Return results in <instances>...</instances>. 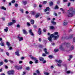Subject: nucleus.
I'll use <instances>...</instances> for the list:
<instances>
[{
  "instance_id": "obj_51",
  "label": "nucleus",
  "mask_w": 75,
  "mask_h": 75,
  "mask_svg": "<svg viewBox=\"0 0 75 75\" xmlns=\"http://www.w3.org/2000/svg\"><path fill=\"white\" fill-rule=\"evenodd\" d=\"M54 68V66H51L50 67V68L51 69H52Z\"/></svg>"
},
{
  "instance_id": "obj_13",
  "label": "nucleus",
  "mask_w": 75,
  "mask_h": 75,
  "mask_svg": "<svg viewBox=\"0 0 75 75\" xmlns=\"http://www.w3.org/2000/svg\"><path fill=\"white\" fill-rule=\"evenodd\" d=\"M39 60L40 61H41L42 62V61H44V58L42 57H39Z\"/></svg>"
},
{
  "instance_id": "obj_55",
  "label": "nucleus",
  "mask_w": 75,
  "mask_h": 75,
  "mask_svg": "<svg viewBox=\"0 0 75 75\" xmlns=\"http://www.w3.org/2000/svg\"><path fill=\"white\" fill-rule=\"evenodd\" d=\"M17 27L18 28H20V25H19V24L17 25Z\"/></svg>"
},
{
  "instance_id": "obj_45",
  "label": "nucleus",
  "mask_w": 75,
  "mask_h": 75,
  "mask_svg": "<svg viewBox=\"0 0 75 75\" xmlns=\"http://www.w3.org/2000/svg\"><path fill=\"white\" fill-rule=\"evenodd\" d=\"M15 1L14 0H13L11 1L12 3H14L15 2Z\"/></svg>"
},
{
  "instance_id": "obj_30",
  "label": "nucleus",
  "mask_w": 75,
  "mask_h": 75,
  "mask_svg": "<svg viewBox=\"0 0 75 75\" xmlns=\"http://www.w3.org/2000/svg\"><path fill=\"white\" fill-rule=\"evenodd\" d=\"M35 63H36V64H37V63H38V60H37V59L36 58V59L35 60Z\"/></svg>"
},
{
  "instance_id": "obj_61",
  "label": "nucleus",
  "mask_w": 75,
  "mask_h": 75,
  "mask_svg": "<svg viewBox=\"0 0 75 75\" xmlns=\"http://www.w3.org/2000/svg\"><path fill=\"white\" fill-rule=\"evenodd\" d=\"M24 57H22L21 58V59H24Z\"/></svg>"
},
{
  "instance_id": "obj_59",
  "label": "nucleus",
  "mask_w": 75,
  "mask_h": 75,
  "mask_svg": "<svg viewBox=\"0 0 75 75\" xmlns=\"http://www.w3.org/2000/svg\"><path fill=\"white\" fill-rule=\"evenodd\" d=\"M58 67H61V64H58Z\"/></svg>"
},
{
  "instance_id": "obj_3",
  "label": "nucleus",
  "mask_w": 75,
  "mask_h": 75,
  "mask_svg": "<svg viewBox=\"0 0 75 75\" xmlns=\"http://www.w3.org/2000/svg\"><path fill=\"white\" fill-rule=\"evenodd\" d=\"M14 73V71L13 70H11L7 72L8 75H13Z\"/></svg>"
},
{
  "instance_id": "obj_40",
  "label": "nucleus",
  "mask_w": 75,
  "mask_h": 75,
  "mask_svg": "<svg viewBox=\"0 0 75 75\" xmlns=\"http://www.w3.org/2000/svg\"><path fill=\"white\" fill-rule=\"evenodd\" d=\"M9 62H10V63H11V64H13V63H14V62L13 61L11 60H9Z\"/></svg>"
},
{
  "instance_id": "obj_26",
  "label": "nucleus",
  "mask_w": 75,
  "mask_h": 75,
  "mask_svg": "<svg viewBox=\"0 0 75 75\" xmlns=\"http://www.w3.org/2000/svg\"><path fill=\"white\" fill-rule=\"evenodd\" d=\"M56 61L57 62H58V63H59V64H61V62H62V61L61 60H59V61L56 60Z\"/></svg>"
},
{
  "instance_id": "obj_8",
  "label": "nucleus",
  "mask_w": 75,
  "mask_h": 75,
  "mask_svg": "<svg viewBox=\"0 0 75 75\" xmlns=\"http://www.w3.org/2000/svg\"><path fill=\"white\" fill-rule=\"evenodd\" d=\"M67 24H68V22H67V21H65V20H64L63 23V25H67Z\"/></svg>"
},
{
  "instance_id": "obj_56",
  "label": "nucleus",
  "mask_w": 75,
  "mask_h": 75,
  "mask_svg": "<svg viewBox=\"0 0 75 75\" xmlns=\"http://www.w3.org/2000/svg\"><path fill=\"white\" fill-rule=\"evenodd\" d=\"M69 57L70 58H72V55H70V56H69Z\"/></svg>"
},
{
  "instance_id": "obj_48",
  "label": "nucleus",
  "mask_w": 75,
  "mask_h": 75,
  "mask_svg": "<svg viewBox=\"0 0 75 75\" xmlns=\"http://www.w3.org/2000/svg\"><path fill=\"white\" fill-rule=\"evenodd\" d=\"M26 70H29V69H30V68H29V67H27L26 68Z\"/></svg>"
},
{
  "instance_id": "obj_28",
  "label": "nucleus",
  "mask_w": 75,
  "mask_h": 75,
  "mask_svg": "<svg viewBox=\"0 0 75 75\" xmlns=\"http://www.w3.org/2000/svg\"><path fill=\"white\" fill-rule=\"evenodd\" d=\"M44 74H45V75H49V73H48V72H45V71L44 72Z\"/></svg>"
},
{
  "instance_id": "obj_11",
  "label": "nucleus",
  "mask_w": 75,
  "mask_h": 75,
  "mask_svg": "<svg viewBox=\"0 0 75 75\" xmlns=\"http://www.w3.org/2000/svg\"><path fill=\"white\" fill-rule=\"evenodd\" d=\"M50 10V8L49 7H47L46 8V9H45L44 11L46 12L47 11H49Z\"/></svg>"
},
{
  "instance_id": "obj_32",
  "label": "nucleus",
  "mask_w": 75,
  "mask_h": 75,
  "mask_svg": "<svg viewBox=\"0 0 75 75\" xmlns=\"http://www.w3.org/2000/svg\"><path fill=\"white\" fill-rule=\"evenodd\" d=\"M69 10L70 11H72V10H74V8H69Z\"/></svg>"
},
{
  "instance_id": "obj_44",
  "label": "nucleus",
  "mask_w": 75,
  "mask_h": 75,
  "mask_svg": "<svg viewBox=\"0 0 75 75\" xmlns=\"http://www.w3.org/2000/svg\"><path fill=\"white\" fill-rule=\"evenodd\" d=\"M4 62H5L7 63V62H8V61H7V59H5L4 60Z\"/></svg>"
},
{
  "instance_id": "obj_18",
  "label": "nucleus",
  "mask_w": 75,
  "mask_h": 75,
  "mask_svg": "<svg viewBox=\"0 0 75 75\" xmlns=\"http://www.w3.org/2000/svg\"><path fill=\"white\" fill-rule=\"evenodd\" d=\"M51 23H52V24H54V25H55V24H56V22H54V21H51Z\"/></svg>"
},
{
  "instance_id": "obj_5",
  "label": "nucleus",
  "mask_w": 75,
  "mask_h": 75,
  "mask_svg": "<svg viewBox=\"0 0 75 75\" xmlns=\"http://www.w3.org/2000/svg\"><path fill=\"white\" fill-rule=\"evenodd\" d=\"M29 33H30V34L32 35V36H34V35L33 33L32 32V30L30 29L29 31Z\"/></svg>"
},
{
  "instance_id": "obj_49",
  "label": "nucleus",
  "mask_w": 75,
  "mask_h": 75,
  "mask_svg": "<svg viewBox=\"0 0 75 75\" xmlns=\"http://www.w3.org/2000/svg\"><path fill=\"white\" fill-rule=\"evenodd\" d=\"M60 9L62 11H64V10L63 8H60Z\"/></svg>"
},
{
  "instance_id": "obj_63",
  "label": "nucleus",
  "mask_w": 75,
  "mask_h": 75,
  "mask_svg": "<svg viewBox=\"0 0 75 75\" xmlns=\"http://www.w3.org/2000/svg\"><path fill=\"white\" fill-rule=\"evenodd\" d=\"M25 13L26 14H28V13H29V12H28V11H26L25 12Z\"/></svg>"
},
{
  "instance_id": "obj_42",
  "label": "nucleus",
  "mask_w": 75,
  "mask_h": 75,
  "mask_svg": "<svg viewBox=\"0 0 75 75\" xmlns=\"http://www.w3.org/2000/svg\"><path fill=\"white\" fill-rule=\"evenodd\" d=\"M70 72H71V71H67L66 72V74H70Z\"/></svg>"
},
{
  "instance_id": "obj_47",
  "label": "nucleus",
  "mask_w": 75,
  "mask_h": 75,
  "mask_svg": "<svg viewBox=\"0 0 75 75\" xmlns=\"http://www.w3.org/2000/svg\"><path fill=\"white\" fill-rule=\"evenodd\" d=\"M39 7L40 8L42 7V5L41 4H40L39 6Z\"/></svg>"
},
{
  "instance_id": "obj_54",
  "label": "nucleus",
  "mask_w": 75,
  "mask_h": 75,
  "mask_svg": "<svg viewBox=\"0 0 75 75\" xmlns=\"http://www.w3.org/2000/svg\"><path fill=\"white\" fill-rule=\"evenodd\" d=\"M39 41H40V42L41 41V38H39Z\"/></svg>"
},
{
  "instance_id": "obj_2",
  "label": "nucleus",
  "mask_w": 75,
  "mask_h": 75,
  "mask_svg": "<svg viewBox=\"0 0 75 75\" xmlns=\"http://www.w3.org/2000/svg\"><path fill=\"white\" fill-rule=\"evenodd\" d=\"M67 11V16L69 17H73L74 15H75V8L74 9V11H73L68 10Z\"/></svg>"
},
{
  "instance_id": "obj_57",
  "label": "nucleus",
  "mask_w": 75,
  "mask_h": 75,
  "mask_svg": "<svg viewBox=\"0 0 75 75\" xmlns=\"http://www.w3.org/2000/svg\"><path fill=\"white\" fill-rule=\"evenodd\" d=\"M23 61H19V64H21V63H22Z\"/></svg>"
},
{
  "instance_id": "obj_62",
  "label": "nucleus",
  "mask_w": 75,
  "mask_h": 75,
  "mask_svg": "<svg viewBox=\"0 0 75 75\" xmlns=\"http://www.w3.org/2000/svg\"><path fill=\"white\" fill-rule=\"evenodd\" d=\"M9 50H12V47H10Z\"/></svg>"
},
{
  "instance_id": "obj_46",
  "label": "nucleus",
  "mask_w": 75,
  "mask_h": 75,
  "mask_svg": "<svg viewBox=\"0 0 75 75\" xmlns=\"http://www.w3.org/2000/svg\"><path fill=\"white\" fill-rule=\"evenodd\" d=\"M0 64H1V65H3V64H4V63H3V62H0Z\"/></svg>"
},
{
  "instance_id": "obj_31",
  "label": "nucleus",
  "mask_w": 75,
  "mask_h": 75,
  "mask_svg": "<svg viewBox=\"0 0 75 75\" xmlns=\"http://www.w3.org/2000/svg\"><path fill=\"white\" fill-rule=\"evenodd\" d=\"M23 3L24 5H25L27 4V2L26 1H23Z\"/></svg>"
},
{
  "instance_id": "obj_16",
  "label": "nucleus",
  "mask_w": 75,
  "mask_h": 75,
  "mask_svg": "<svg viewBox=\"0 0 75 75\" xmlns=\"http://www.w3.org/2000/svg\"><path fill=\"white\" fill-rule=\"evenodd\" d=\"M1 9L5 11L6 10V8H5L4 6H2L1 7Z\"/></svg>"
},
{
  "instance_id": "obj_14",
  "label": "nucleus",
  "mask_w": 75,
  "mask_h": 75,
  "mask_svg": "<svg viewBox=\"0 0 75 75\" xmlns=\"http://www.w3.org/2000/svg\"><path fill=\"white\" fill-rule=\"evenodd\" d=\"M8 27H6V29H4V31L5 32L7 33V32L8 31Z\"/></svg>"
},
{
  "instance_id": "obj_38",
  "label": "nucleus",
  "mask_w": 75,
  "mask_h": 75,
  "mask_svg": "<svg viewBox=\"0 0 75 75\" xmlns=\"http://www.w3.org/2000/svg\"><path fill=\"white\" fill-rule=\"evenodd\" d=\"M59 48L61 50H62V49H63L62 46H60V47H59Z\"/></svg>"
},
{
  "instance_id": "obj_64",
  "label": "nucleus",
  "mask_w": 75,
  "mask_h": 75,
  "mask_svg": "<svg viewBox=\"0 0 75 75\" xmlns=\"http://www.w3.org/2000/svg\"><path fill=\"white\" fill-rule=\"evenodd\" d=\"M73 41V42H75V38H74Z\"/></svg>"
},
{
  "instance_id": "obj_23",
  "label": "nucleus",
  "mask_w": 75,
  "mask_h": 75,
  "mask_svg": "<svg viewBox=\"0 0 75 75\" xmlns=\"http://www.w3.org/2000/svg\"><path fill=\"white\" fill-rule=\"evenodd\" d=\"M48 57L49 58H50V59H51L53 58V57H52V55H49L48 56Z\"/></svg>"
},
{
  "instance_id": "obj_58",
  "label": "nucleus",
  "mask_w": 75,
  "mask_h": 75,
  "mask_svg": "<svg viewBox=\"0 0 75 75\" xmlns=\"http://www.w3.org/2000/svg\"><path fill=\"white\" fill-rule=\"evenodd\" d=\"M46 61L45 60L43 61V64H45V63H46Z\"/></svg>"
},
{
  "instance_id": "obj_37",
  "label": "nucleus",
  "mask_w": 75,
  "mask_h": 75,
  "mask_svg": "<svg viewBox=\"0 0 75 75\" xmlns=\"http://www.w3.org/2000/svg\"><path fill=\"white\" fill-rule=\"evenodd\" d=\"M27 24L28 26H30V23L29 22H27Z\"/></svg>"
},
{
  "instance_id": "obj_10",
  "label": "nucleus",
  "mask_w": 75,
  "mask_h": 75,
  "mask_svg": "<svg viewBox=\"0 0 75 75\" xmlns=\"http://www.w3.org/2000/svg\"><path fill=\"white\" fill-rule=\"evenodd\" d=\"M30 57L32 59H34V60H36V58L33 57V56L31 55H30Z\"/></svg>"
},
{
  "instance_id": "obj_4",
  "label": "nucleus",
  "mask_w": 75,
  "mask_h": 75,
  "mask_svg": "<svg viewBox=\"0 0 75 75\" xmlns=\"http://www.w3.org/2000/svg\"><path fill=\"white\" fill-rule=\"evenodd\" d=\"M22 31L23 32V34L25 35H27L28 34V32H27V31L25 29L22 30Z\"/></svg>"
},
{
  "instance_id": "obj_60",
  "label": "nucleus",
  "mask_w": 75,
  "mask_h": 75,
  "mask_svg": "<svg viewBox=\"0 0 75 75\" xmlns=\"http://www.w3.org/2000/svg\"><path fill=\"white\" fill-rule=\"evenodd\" d=\"M46 3H47V1H43V4H46Z\"/></svg>"
},
{
  "instance_id": "obj_35",
  "label": "nucleus",
  "mask_w": 75,
  "mask_h": 75,
  "mask_svg": "<svg viewBox=\"0 0 75 75\" xmlns=\"http://www.w3.org/2000/svg\"><path fill=\"white\" fill-rule=\"evenodd\" d=\"M54 9H58V6L56 5L55 7L54 8Z\"/></svg>"
},
{
  "instance_id": "obj_33",
  "label": "nucleus",
  "mask_w": 75,
  "mask_h": 75,
  "mask_svg": "<svg viewBox=\"0 0 75 75\" xmlns=\"http://www.w3.org/2000/svg\"><path fill=\"white\" fill-rule=\"evenodd\" d=\"M54 51L55 52H58V49H55L54 50Z\"/></svg>"
},
{
  "instance_id": "obj_34",
  "label": "nucleus",
  "mask_w": 75,
  "mask_h": 75,
  "mask_svg": "<svg viewBox=\"0 0 75 75\" xmlns=\"http://www.w3.org/2000/svg\"><path fill=\"white\" fill-rule=\"evenodd\" d=\"M30 13L32 15H34L35 14L34 11H31Z\"/></svg>"
},
{
  "instance_id": "obj_19",
  "label": "nucleus",
  "mask_w": 75,
  "mask_h": 75,
  "mask_svg": "<svg viewBox=\"0 0 75 75\" xmlns=\"http://www.w3.org/2000/svg\"><path fill=\"white\" fill-rule=\"evenodd\" d=\"M15 68L16 69H17L18 70V69H19V67L17 65H15Z\"/></svg>"
},
{
  "instance_id": "obj_43",
  "label": "nucleus",
  "mask_w": 75,
  "mask_h": 75,
  "mask_svg": "<svg viewBox=\"0 0 75 75\" xmlns=\"http://www.w3.org/2000/svg\"><path fill=\"white\" fill-rule=\"evenodd\" d=\"M6 44L9 47L10 46V43L8 42H7Z\"/></svg>"
},
{
  "instance_id": "obj_17",
  "label": "nucleus",
  "mask_w": 75,
  "mask_h": 75,
  "mask_svg": "<svg viewBox=\"0 0 75 75\" xmlns=\"http://www.w3.org/2000/svg\"><path fill=\"white\" fill-rule=\"evenodd\" d=\"M30 22L31 24H33H33H34V21L33 20H32L30 21Z\"/></svg>"
},
{
  "instance_id": "obj_22",
  "label": "nucleus",
  "mask_w": 75,
  "mask_h": 75,
  "mask_svg": "<svg viewBox=\"0 0 75 75\" xmlns=\"http://www.w3.org/2000/svg\"><path fill=\"white\" fill-rule=\"evenodd\" d=\"M50 28L51 30H53L54 29V27L52 26H50Z\"/></svg>"
},
{
  "instance_id": "obj_36",
  "label": "nucleus",
  "mask_w": 75,
  "mask_h": 75,
  "mask_svg": "<svg viewBox=\"0 0 75 75\" xmlns=\"http://www.w3.org/2000/svg\"><path fill=\"white\" fill-rule=\"evenodd\" d=\"M12 23H13H13H16V20H12Z\"/></svg>"
},
{
  "instance_id": "obj_24",
  "label": "nucleus",
  "mask_w": 75,
  "mask_h": 75,
  "mask_svg": "<svg viewBox=\"0 0 75 75\" xmlns=\"http://www.w3.org/2000/svg\"><path fill=\"white\" fill-rule=\"evenodd\" d=\"M49 4L50 6H52V5H53V2L51 1L50 2Z\"/></svg>"
},
{
  "instance_id": "obj_7",
  "label": "nucleus",
  "mask_w": 75,
  "mask_h": 75,
  "mask_svg": "<svg viewBox=\"0 0 75 75\" xmlns=\"http://www.w3.org/2000/svg\"><path fill=\"white\" fill-rule=\"evenodd\" d=\"M47 49L46 48L44 49V51L45 53L46 54H48L49 53V52H47Z\"/></svg>"
},
{
  "instance_id": "obj_52",
  "label": "nucleus",
  "mask_w": 75,
  "mask_h": 75,
  "mask_svg": "<svg viewBox=\"0 0 75 75\" xmlns=\"http://www.w3.org/2000/svg\"><path fill=\"white\" fill-rule=\"evenodd\" d=\"M71 4L70 3H69L67 4V6L69 7V6H70V5Z\"/></svg>"
},
{
  "instance_id": "obj_27",
  "label": "nucleus",
  "mask_w": 75,
  "mask_h": 75,
  "mask_svg": "<svg viewBox=\"0 0 75 75\" xmlns=\"http://www.w3.org/2000/svg\"><path fill=\"white\" fill-rule=\"evenodd\" d=\"M13 23L12 22H10L8 23V25H13Z\"/></svg>"
},
{
  "instance_id": "obj_39",
  "label": "nucleus",
  "mask_w": 75,
  "mask_h": 75,
  "mask_svg": "<svg viewBox=\"0 0 75 75\" xmlns=\"http://www.w3.org/2000/svg\"><path fill=\"white\" fill-rule=\"evenodd\" d=\"M42 56L43 57H45V56H46V54L45 53H43L42 54Z\"/></svg>"
},
{
  "instance_id": "obj_41",
  "label": "nucleus",
  "mask_w": 75,
  "mask_h": 75,
  "mask_svg": "<svg viewBox=\"0 0 75 75\" xmlns=\"http://www.w3.org/2000/svg\"><path fill=\"white\" fill-rule=\"evenodd\" d=\"M64 44H65V45H66L67 46V45H69V43H66L65 42L64 43Z\"/></svg>"
},
{
  "instance_id": "obj_21",
  "label": "nucleus",
  "mask_w": 75,
  "mask_h": 75,
  "mask_svg": "<svg viewBox=\"0 0 75 75\" xmlns=\"http://www.w3.org/2000/svg\"><path fill=\"white\" fill-rule=\"evenodd\" d=\"M0 45L1 46H4V42L0 43Z\"/></svg>"
},
{
  "instance_id": "obj_6",
  "label": "nucleus",
  "mask_w": 75,
  "mask_h": 75,
  "mask_svg": "<svg viewBox=\"0 0 75 75\" xmlns=\"http://www.w3.org/2000/svg\"><path fill=\"white\" fill-rule=\"evenodd\" d=\"M38 34L39 35H41V29L40 28H39L38 31Z\"/></svg>"
},
{
  "instance_id": "obj_50",
  "label": "nucleus",
  "mask_w": 75,
  "mask_h": 75,
  "mask_svg": "<svg viewBox=\"0 0 75 75\" xmlns=\"http://www.w3.org/2000/svg\"><path fill=\"white\" fill-rule=\"evenodd\" d=\"M33 62L31 61H30L29 62V63L30 64H33Z\"/></svg>"
},
{
  "instance_id": "obj_1",
  "label": "nucleus",
  "mask_w": 75,
  "mask_h": 75,
  "mask_svg": "<svg viewBox=\"0 0 75 75\" xmlns=\"http://www.w3.org/2000/svg\"><path fill=\"white\" fill-rule=\"evenodd\" d=\"M58 33L57 32H56L54 34H52L50 35V37L48 38V40L50 42H52V38H54V40H57L59 38V35H58Z\"/></svg>"
},
{
  "instance_id": "obj_20",
  "label": "nucleus",
  "mask_w": 75,
  "mask_h": 75,
  "mask_svg": "<svg viewBox=\"0 0 75 75\" xmlns=\"http://www.w3.org/2000/svg\"><path fill=\"white\" fill-rule=\"evenodd\" d=\"M36 72H37L38 75H40V71H39V70H37L36 71Z\"/></svg>"
},
{
  "instance_id": "obj_29",
  "label": "nucleus",
  "mask_w": 75,
  "mask_h": 75,
  "mask_svg": "<svg viewBox=\"0 0 75 75\" xmlns=\"http://www.w3.org/2000/svg\"><path fill=\"white\" fill-rule=\"evenodd\" d=\"M74 49V46H72L71 48H70V50H73Z\"/></svg>"
},
{
  "instance_id": "obj_15",
  "label": "nucleus",
  "mask_w": 75,
  "mask_h": 75,
  "mask_svg": "<svg viewBox=\"0 0 75 75\" xmlns=\"http://www.w3.org/2000/svg\"><path fill=\"white\" fill-rule=\"evenodd\" d=\"M19 54V53L18 52H16L15 53V55H17L18 57L20 56V54Z\"/></svg>"
},
{
  "instance_id": "obj_25",
  "label": "nucleus",
  "mask_w": 75,
  "mask_h": 75,
  "mask_svg": "<svg viewBox=\"0 0 75 75\" xmlns=\"http://www.w3.org/2000/svg\"><path fill=\"white\" fill-rule=\"evenodd\" d=\"M19 11H21V13H23V9H21V8L20 9Z\"/></svg>"
},
{
  "instance_id": "obj_9",
  "label": "nucleus",
  "mask_w": 75,
  "mask_h": 75,
  "mask_svg": "<svg viewBox=\"0 0 75 75\" xmlns=\"http://www.w3.org/2000/svg\"><path fill=\"white\" fill-rule=\"evenodd\" d=\"M41 16V15L39 13H38L37 14H36L35 16V18H38L39 17H40Z\"/></svg>"
},
{
  "instance_id": "obj_53",
  "label": "nucleus",
  "mask_w": 75,
  "mask_h": 75,
  "mask_svg": "<svg viewBox=\"0 0 75 75\" xmlns=\"http://www.w3.org/2000/svg\"><path fill=\"white\" fill-rule=\"evenodd\" d=\"M1 19L3 20V21H5V19H4V18H2Z\"/></svg>"
},
{
  "instance_id": "obj_12",
  "label": "nucleus",
  "mask_w": 75,
  "mask_h": 75,
  "mask_svg": "<svg viewBox=\"0 0 75 75\" xmlns=\"http://www.w3.org/2000/svg\"><path fill=\"white\" fill-rule=\"evenodd\" d=\"M18 38L19 39V41H22V40H23V38L22 37L20 38L19 37V36H18Z\"/></svg>"
}]
</instances>
